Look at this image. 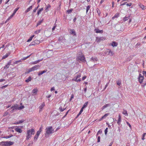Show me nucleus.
I'll return each mask as SVG.
<instances>
[{
	"label": "nucleus",
	"mask_w": 146,
	"mask_h": 146,
	"mask_svg": "<svg viewBox=\"0 0 146 146\" xmlns=\"http://www.w3.org/2000/svg\"><path fill=\"white\" fill-rule=\"evenodd\" d=\"M35 130L34 129H31L27 130V133L26 139L28 140L32 136V135L35 134Z\"/></svg>",
	"instance_id": "1"
},
{
	"label": "nucleus",
	"mask_w": 146,
	"mask_h": 146,
	"mask_svg": "<svg viewBox=\"0 0 146 146\" xmlns=\"http://www.w3.org/2000/svg\"><path fill=\"white\" fill-rule=\"evenodd\" d=\"M46 133L45 136L46 135H49L53 133L54 131V129H53L52 126H49L46 127L45 129Z\"/></svg>",
	"instance_id": "2"
},
{
	"label": "nucleus",
	"mask_w": 146,
	"mask_h": 146,
	"mask_svg": "<svg viewBox=\"0 0 146 146\" xmlns=\"http://www.w3.org/2000/svg\"><path fill=\"white\" fill-rule=\"evenodd\" d=\"M40 67V66L39 65H35L32 68L29 69L27 72V73H29L30 72L36 70L38 69Z\"/></svg>",
	"instance_id": "3"
},
{
	"label": "nucleus",
	"mask_w": 146,
	"mask_h": 146,
	"mask_svg": "<svg viewBox=\"0 0 146 146\" xmlns=\"http://www.w3.org/2000/svg\"><path fill=\"white\" fill-rule=\"evenodd\" d=\"M81 76V74H79L76 76L73 79V80L76 81L77 82L81 81V79L79 78Z\"/></svg>",
	"instance_id": "4"
},
{
	"label": "nucleus",
	"mask_w": 146,
	"mask_h": 146,
	"mask_svg": "<svg viewBox=\"0 0 146 146\" xmlns=\"http://www.w3.org/2000/svg\"><path fill=\"white\" fill-rule=\"evenodd\" d=\"M81 53L82 54V55L78 56L77 59L78 60H80L81 61L84 62L86 60H85V58L84 56L82 54V53Z\"/></svg>",
	"instance_id": "5"
},
{
	"label": "nucleus",
	"mask_w": 146,
	"mask_h": 146,
	"mask_svg": "<svg viewBox=\"0 0 146 146\" xmlns=\"http://www.w3.org/2000/svg\"><path fill=\"white\" fill-rule=\"evenodd\" d=\"M106 38L105 37H97L96 38V41L97 42H100L104 40H105Z\"/></svg>",
	"instance_id": "6"
},
{
	"label": "nucleus",
	"mask_w": 146,
	"mask_h": 146,
	"mask_svg": "<svg viewBox=\"0 0 146 146\" xmlns=\"http://www.w3.org/2000/svg\"><path fill=\"white\" fill-rule=\"evenodd\" d=\"M144 79V76L142 75L141 74H139V77H138V80L140 84H141L143 82Z\"/></svg>",
	"instance_id": "7"
},
{
	"label": "nucleus",
	"mask_w": 146,
	"mask_h": 146,
	"mask_svg": "<svg viewBox=\"0 0 146 146\" xmlns=\"http://www.w3.org/2000/svg\"><path fill=\"white\" fill-rule=\"evenodd\" d=\"M18 105H17V104H15L14 106H12L11 107V108L12 109H13L11 111V112L12 113H13V112L14 111V110H17V109H18Z\"/></svg>",
	"instance_id": "8"
},
{
	"label": "nucleus",
	"mask_w": 146,
	"mask_h": 146,
	"mask_svg": "<svg viewBox=\"0 0 146 146\" xmlns=\"http://www.w3.org/2000/svg\"><path fill=\"white\" fill-rule=\"evenodd\" d=\"M40 43V41L37 40H35L34 41L32 42L30 44L31 45H35L36 44H39Z\"/></svg>",
	"instance_id": "9"
},
{
	"label": "nucleus",
	"mask_w": 146,
	"mask_h": 146,
	"mask_svg": "<svg viewBox=\"0 0 146 146\" xmlns=\"http://www.w3.org/2000/svg\"><path fill=\"white\" fill-rule=\"evenodd\" d=\"M45 105L44 102L42 103L40 106L39 107V112H40L42 110V109L44 106Z\"/></svg>",
	"instance_id": "10"
},
{
	"label": "nucleus",
	"mask_w": 146,
	"mask_h": 146,
	"mask_svg": "<svg viewBox=\"0 0 146 146\" xmlns=\"http://www.w3.org/2000/svg\"><path fill=\"white\" fill-rule=\"evenodd\" d=\"M94 31L96 33H102L103 32V31L102 30H100L98 28H96L94 29Z\"/></svg>",
	"instance_id": "11"
},
{
	"label": "nucleus",
	"mask_w": 146,
	"mask_h": 146,
	"mask_svg": "<svg viewBox=\"0 0 146 146\" xmlns=\"http://www.w3.org/2000/svg\"><path fill=\"white\" fill-rule=\"evenodd\" d=\"M15 130L17 132L20 133L22 132V130L21 128H19V127H17L16 128Z\"/></svg>",
	"instance_id": "12"
},
{
	"label": "nucleus",
	"mask_w": 146,
	"mask_h": 146,
	"mask_svg": "<svg viewBox=\"0 0 146 146\" xmlns=\"http://www.w3.org/2000/svg\"><path fill=\"white\" fill-rule=\"evenodd\" d=\"M51 7V5L49 4H48L46 6L45 9V10L46 12H48V9L50 8Z\"/></svg>",
	"instance_id": "13"
},
{
	"label": "nucleus",
	"mask_w": 146,
	"mask_h": 146,
	"mask_svg": "<svg viewBox=\"0 0 146 146\" xmlns=\"http://www.w3.org/2000/svg\"><path fill=\"white\" fill-rule=\"evenodd\" d=\"M25 120L23 119H22L21 120L17 122H15V123H13V124H15V125H17L20 124L21 123H23Z\"/></svg>",
	"instance_id": "14"
},
{
	"label": "nucleus",
	"mask_w": 146,
	"mask_h": 146,
	"mask_svg": "<svg viewBox=\"0 0 146 146\" xmlns=\"http://www.w3.org/2000/svg\"><path fill=\"white\" fill-rule=\"evenodd\" d=\"M11 60H10L7 64L4 67V68H9V66L11 64Z\"/></svg>",
	"instance_id": "15"
},
{
	"label": "nucleus",
	"mask_w": 146,
	"mask_h": 146,
	"mask_svg": "<svg viewBox=\"0 0 146 146\" xmlns=\"http://www.w3.org/2000/svg\"><path fill=\"white\" fill-rule=\"evenodd\" d=\"M14 142L11 141H7L6 146H11L13 144Z\"/></svg>",
	"instance_id": "16"
},
{
	"label": "nucleus",
	"mask_w": 146,
	"mask_h": 146,
	"mask_svg": "<svg viewBox=\"0 0 146 146\" xmlns=\"http://www.w3.org/2000/svg\"><path fill=\"white\" fill-rule=\"evenodd\" d=\"M111 45L113 47L116 46H117L118 44L117 42L115 41L113 42L110 43Z\"/></svg>",
	"instance_id": "17"
},
{
	"label": "nucleus",
	"mask_w": 146,
	"mask_h": 146,
	"mask_svg": "<svg viewBox=\"0 0 146 146\" xmlns=\"http://www.w3.org/2000/svg\"><path fill=\"white\" fill-rule=\"evenodd\" d=\"M33 8L32 5L30 6L29 8H28L25 11V13H27V12L30 11Z\"/></svg>",
	"instance_id": "18"
},
{
	"label": "nucleus",
	"mask_w": 146,
	"mask_h": 146,
	"mask_svg": "<svg viewBox=\"0 0 146 146\" xmlns=\"http://www.w3.org/2000/svg\"><path fill=\"white\" fill-rule=\"evenodd\" d=\"M118 117H119V118L117 120V123L119 125L120 124V123L121 122V116L120 115H119Z\"/></svg>",
	"instance_id": "19"
},
{
	"label": "nucleus",
	"mask_w": 146,
	"mask_h": 146,
	"mask_svg": "<svg viewBox=\"0 0 146 146\" xmlns=\"http://www.w3.org/2000/svg\"><path fill=\"white\" fill-rule=\"evenodd\" d=\"M47 70H45L44 71L40 72L38 73V74L39 76H40V75H42L43 73H44L45 72H47Z\"/></svg>",
	"instance_id": "20"
},
{
	"label": "nucleus",
	"mask_w": 146,
	"mask_h": 146,
	"mask_svg": "<svg viewBox=\"0 0 146 146\" xmlns=\"http://www.w3.org/2000/svg\"><path fill=\"white\" fill-rule=\"evenodd\" d=\"M7 141H2L0 143V145L1 146H6Z\"/></svg>",
	"instance_id": "21"
},
{
	"label": "nucleus",
	"mask_w": 146,
	"mask_h": 146,
	"mask_svg": "<svg viewBox=\"0 0 146 146\" xmlns=\"http://www.w3.org/2000/svg\"><path fill=\"white\" fill-rule=\"evenodd\" d=\"M70 32L71 34H73L74 35H76V32L74 29H70Z\"/></svg>",
	"instance_id": "22"
},
{
	"label": "nucleus",
	"mask_w": 146,
	"mask_h": 146,
	"mask_svg": "<svg viewBox=\"0 0 146 146\" xmlns=\"http://www.w3.org/2000/svg\"><path fill=\"white\" fill-rule=\"evenodd\" d=\"M90 60L93 62L97 61L98 60V58L96 57H92L91 59Z\"/></svg>",
	"instance_id": "23"
},
{
	"label": "nucleus",
	"mask_w": 146,
	"mask_h": 146,
	"mask_svg": "<svg viewBox=\"0 0 146 146\" xmlns=\"http://www.w3.org/2000/svg\"><path fill=\"white\" fill-rule=\"evenodd\" d=\"M43 20L42 19H41V20H40V21H38V23L36 25V27H37L38 25H40L43 22Z\"/></svg>",
	"instance_id": "24"
},
{
	"label": "nucleus",
	"mask_w": 146,
	"mask_h": 146,
	"mask_svg": "<svg viewBox=\"0 0 146 146\" xmlns=\"http://www.w3.org/2000/svg\"><path fill=\"white\" fill-rule=\"evenodd\" d=\"M43 8H41V9H39L38 10L37 13V14L38 15L40 13V12L43 11Z\"/></svg>",
	"instance_id": "25"
},
{
	"label": "nucleus",
	"mask_w": 146,
	"mask_h": 146,
	"mask_svg": "<svg viewBox=\"0 0 146 146\" xmlns=\"http://www.w3.org/2000/svg\"><path fill=\"white\" fill-rule=\"evenodd\" d=\"M119 16V13H116L115 15L113 17L112 19H114L115 18H117Z\"/></svg>",
	"instance_id": "26"
},
{
	"label": "nucleus",
	"mask_w": 146,
	"mask_h": 146,
	"mask_svg": "<svg viewBox=\"0 0 146 146\" xmlns=\"http://www.w3.org/2000/svg\"><path fill=\"white\" fill-rule=\"evenodd\" d=\"M110 106V104H106L102 107V109L103 110Z\"/></svg>",
	"instance_id": "27"
},
{
	"label": "nucleus",
	"mask_w": 146,
	"mask_h": 146,
	"mask_svg": "<svg viewBox=\"0 0 146 146\" xmlns=\"http://www.w3.org/2000/svg\"><path fill=\"white\" fill-rule=\"evenodd\" d=\"M13 136V135L12 134H10L9 135H7L6 136H4L3 137H2L3 138H5L6 139H8L9 138H10L11 137H12Z\"/></svg>",
	"instance_id": "28"
},
{
	"label": "nucleus",
	"mask_w": 146,
	"mask_h": 146,
	"mask_svg": "<svg viewBox=\"0 0 146 146\" xmlns=\"http://www.w3.org/2000/svg\"><path fill=\"white\" fill-rule=\"evenodd\" d=\"M38 91V90L36 88H35L33 90L32 93L33 94H36Z\"/></svg>",
	"instance_id": "29"
},
{
	"label": "nucleus",
	"mask_w": 146,
	"mask_h": 146,
	"mask_svg": "<svg viewBox=\"0 0 146 146\" xmlns=\"http://www.w3.org/2000/svg\"><path fill=\"white\" fill-rule=\"evenodd\" d=\"M10 55V54H6L5 55H4L2 57V59H4L5 58H7L8 57V56Z\"/></svg>",
	"instance_id": "30"
},
{
	"label": "nucleus",
	"mask_w": 146,
	"mask_h": 146,
	"mask_svg": "<svg viewBox=\"0 0 146 146\" xmlns=\"http://www.w3.org/2000/svg\"><path fill=\"white\" fill-rule=\"evenodd\" d=\"M34 36H35L34 35H33L31 36L27 40V42H29L31 41L32 40L33 38V37H34Z\"/></svg>",
	"instance_id": "31"
},
{
	"label": "nucleus",
	"mask_w": 146,
	"mask_h": 146,
	"mask_svg": "<svg viewBox=\"0 0 146 146\" xmlns=\"http://www.w3.org/2000/svg\"><path fill=\"white\" fill-rule=\"evenodd\" d=\"M139 6L143 10H145V6L141 4L139 5Z\"/></svg>",
	"instance_id": "32"
},
{
	"label": "nucleus",
	"mask_w": 146,
	"mask_h": 146,
	"mask_svg": "<svg viewBox=\"0 0 146 146\" xmlns=\"http://www.w3.org/2000/svg\"><path fill=\"white\" fill-rule=\"evenodd\" d=\"M41 30L40 29H38L36 30L35 32L34 33L36 35L38 34L39 33H40Z\"/></svg>",
	"instance_id": "33"
},
{
	"label": "nucleus",
	"mask_w": 146,
	"mask_h": 146,
	"mask_svg": "<svg viewBox=\"0 0 146 146\" xmlns=\"http://www.w3.org/2000/svg\"><path fill=\"white\" fill-rule=\"evenodd\" d=\"M31 80V76H30L29 77L28 79L26 80H25V82H29Z\"/></svg>",
	"instance_id": "34"
},
{
	"label": "nucleus",
	"mask_w": 146,
	"mask_h": 146,
	"mask_svg": "<svg viewBox=\"0 0 146 146\" xmlns=\"http://www.w3.org/2000/svg\"><path fill=\"white\" fill-rule=\"evenodd\" d=\"M19 9V7H18L17 8H16L14 10V12L12 14H13V15H15L17 12V11H18V10Z\"/></svg>",
	"instance_id": "35"
},
{
	"label": "nucleus",
	"mask_w": 146,
	"mask_h": 146,
	"mask_svg": "<svg viewBox=\"0 0 146 146\" xmlns=\"http://www.w3.org/2000/svg\"><path fill=\"white\" fill-rule=\"evenodd\" d=\"M88 102H86L83 105V106L82 107V108H85L87 106L88 104Z\"/></svg>",
	"instance_id": "36"
},
{
	"label": "nucleus",
	"mask_w": 146,
	"mask_h": 146,
	"mask_svg": "<svg viewBox=\"0 0 146 146\" xmlns=\"http://www.w3.org/2000/svg\"><path fill=\"white\" fill-rule=\"evenodd\" d=\"M113 54V52H112L111 50H110L108 54L110 56H112Z\"/></svg>",
	"instance_id": "37"
},
{
	"label": "nucleus",
	"mask_w": 146,
	"mask_h": 146,
	"mask_svg": "<svg viewBox=\"0 0 146 146\" xmlns=\"http://www.w3.org/2000/svg\"><path fill=\"white\" fill-rule=\"evenodd\" d=\"M122 113L123 114L125 115L126 116L128 115V114L127 113V111L126 110H124V111Z\"/></svg>",
	"instance_id": "38"
},
{
	"label": "nucleus",
	"mask_w": 146,
	"mask_h": 146,
	"mask_svg": "<svg viewBox=\"0 0 146 146\" xmlns=\"http://www.w3.org/2000/svg\"><path fill=\"white\" fill-rule=\"evenodd\" d=\"M129 19V17H125L123 18V20L124 21H125Z\"/></svg>",
	"instance_id": "39"
},
{
	"label": "nucleus",
	"mask_w": 146,
	"mask_h": 146,
	"mask_svg": "<svg viewBox=\"0 0 146 146\" xmlns=\"http://www.w3.org/2000/svg\"><path fill=\"white\" fill-rule=\"evenodd\" d=\"M66 109V108H62L61 107H60L59 108V110H60V112H62L64 110Z\"/></svg>",
	"instance_id": "40"
},
{
	"label": "nucleus",
	"mask_w": 146,
	"mask_h": 146,
	"mask_svg": "<svg viewBox=\"0 0 146 146\" xmlns=\"http://www.w3.org/2000/svg\"><path fill=\"white\" fill-rule=\"evenodd\" d=\"M90 6L89 5L86 8V13H87L88 10L90 9Z\"/></svg>",
	"instance_id": "41"
},
{
	"label": "nucleus",
	"mask_w": 146,
	"mask_h": 146,
	"mask_svg": "<svg viewBox=\"0 0 146 146\" xmlns=\"http://www.w3.org/2000/svg\"><path fill=\"white\" fill-rule=\"evenodd\" d=\"M109 113H106L105 114L104 116H102V117L104 118H105L106 117H107L109 115Z\"/></svg>",
	"instance_id": "42"
},
{
	"label": "nucleus",
	"mask_w": 146,
	"mask_h": 146,
	"mask_svg": "<svg viewBox=\"0 0 146 146\" xmlns=\"http://www.w3.org/2000/svg\"><path fill=\"white\" fill-rule=\"evenodd\" d=\"M38 136H37V135H35V137H34V141H36L37 139V138L38 137Z\"/></svg>",
	"instance_id": "43"
},
{
	"label": "nucleus",
	"mask_w": 146,
	"mask_h": 146,
	"mask_svg": "<svg viewBox=\"0 0 146 146\" xmlns=\"http://www.w3.org/2000/svg\"><path fill=\"white\" fill-rule=\"evenodd\" d=\"M146 133H143V136L142 137V139L143 140L145 139V135H146Z\"/></svg>",
	"instance_id": "44"
},
{
	"label": "nucleus",
	"mask_w": 146,
	"mask_h": 146,
	"mask_svg": "<svg viewBox=\"0 0 146 146\" xmlns=\"http://www.w3.org/2000/svg\"><path fill=\"white\" fill-rule=\"evenodd\" d=\"M117 85L120 86L121 84V82L120 81H118L117 82Z\"/></svg>",
	"instance_id": "45"
},
{
	"label": "nucleus",
	"mask_w": 146,
	"mask_h": 146,
	"mask_svg": "<svg viewBox=\"0 0 146 146\" xmlns=\"http://www.w3.org/2000/svg\"><path fill=\"white\" fill-rule=\"evenodd\" d=\"M24 108V106H21L20 107H18V110H21L23 108Z\"/></svg>",
	"instance_id": "46"
},
{
	"label": "nucleus",
	"mask_w": 146,
	"mask_h": 146,
	"mask_svg": "<svg viewBox=\"0 0 146 146\" xmlns=\"http://www.w3.org/2000/svg\"><path fill=\"white\" fill-rule=\"evenodd\" d=\"M73 9H70V10H67V12L68 13H71Z\"/></svg>",
	"instance_id": "47"
},
{
	"label": "nucleus",
	"mask_w": 146,
	"mask_h": 146,
	"mask_svg": "<svg viewBox=\"0 0 146 146\" xmlns=\"http://www.w3.org/2000/svg\"><path fill=\"white\" fill-rule=\"evenodd\" d=\"M14 15H13V14H12V15H11L8 19L7 20H9L10 19H11L13 16Z\"/></svg>",
	"instance_id": "48"
},
{
	"label": "nucleus",
	"mask_w": 146,
	"mask_h": 146,
	"mask_svg": "<svg viewBox=\"0 0 146 146\" xmlns=\"http://www.w3.org/2000/svg\"><path fill=\"white\" fill-rule=\"evenodd\" d=\"M14 15H13V14H12V15H11L8 19L7 20H9L10 19H11L13 16Z\"/></svg>",
	"instance_id": "49"
},
{
	"label": "nucleus",
	"mask_w": 146,
	"mask_h": 146,
	"mask_svg": "<svg viewBox=\"0 0 146 146\" xmlns=\"http://www.w3.org/2000/svg\"><path fill=\"white\" fill-rule=\"evenodd\" d=\"M14 15H13V14H12V15H11L8 19L7 20H9L10 19H11L13 16Z\"/></svg>",
	"instance_id": "50"
},
{
	"label": "nucleus",
	"mask_w": 146,
	"mask_h": 146,
	"mask_svg": "<svg viewBox=\"0 0 146 146\" xmlns=\"http://www.w3.org/2000/svg\"><path fill=\"white\" fill-rule=\"evenodd\" d=\"M14 15H13V14H12V15H11L8 19L7 20H9L10 19H11L13 16Z\"/></svg>",
	"instance_id": "51"
},
{
	"label": "nucleus",
	"mask_w": 146,
	"mask_h": 146,
	"mask_svg": "<svg viewBox=\"0 0 146 146\" xmlns=\"http://www.w3.org/2000/svg\"><path fill=\"white\" fill-rule=\"evenodd\" d=\"M14 15H13V14H12V15H11L8 19L7 20H9L10 19H11L13 16Z\"/></svg>",
	"instance_id": "52"
},
{
	"label": "nucleus",
	"mask_w": 146,
	"mask_h": 146,
	"mask_svg": "<svg viewBox=\"0 0 146 146\" xmlns=\"http://www.w3.org/2000/svg\"><path fill=\"white\" fill-rule=\"evenodd\" d=\"M14 15H13V14H12V15H11L8 19L7 20H9L10 19H11L13 16Z\"/></svg>",
	"instance_id": "53"
},
{
	"label": "nucleus",
	"mask_w": 146,
	"mask_h": 146,
	"mask_svg": "<svg viewBox=\"0 0 146 146\" xmlns=\"http://www.w3.org/2000/svg\"><path fill=\"white\" fill-rule=\"evenodd\" d=\"M31 55V54H30L29 55L27 56L26 57H24V58H23L22 59V60H26V59H27V58H28L29 57H30Z\"/></svg>",
	"instance_id": "54"
},
{
	"label": "nucleus",
	"mask_w": 146,
	"mask_h": 146,
	"mask_svg": "<svg viewBox=\"0 0 146 146\" xmlns=\"http://www.w3.org/2000/svg\"><path fill=\"white\" fill-rule=\"evenodd\" d=\"M132 3H127L126 5H127V6H131L132 5Z\"/></svg>",
	"instance_id": "55"
},
{
	"label": "nucleus",
	"mask_w": 146,
	"mask_h": 146,
	"mask_svg": "<svg viewBox=\"0 0 146 146\" xmlns=\"http://www.w3.org/2000/svg\"><path fill=\"white\" fill-rule=\"evenodd\" d=\"M126 123H127V124L129 126V127L131 128V125L128 122H127Z\"/></svg>",
	"instance_id": "56"
},
{
	"label": "nucleus",
	"mask_w": 146,
	"mask_h": 146,
	"mask_svg": "<svg viewBox=\"0 0 146 146\" xmlns=\"http://www.w3.org/2000/svg\"><path fill=\"white\" fill-rule=\"evenodd\" d=\"M108 128H106L105 130V133L106 135L108 132Z\"/></svg>",
	"instance_id": "57"
},
{
	"label": "nucleus",
	"mask_w": 146,
	"mask_h": 146,
	"mask_svg": "<svg viewBox=\"0 0 146 146\" xmlns=\"http://www.w3.org/2000/svg\"><path fill=\"white\" fill-rule=\"evenodd\" d=\"M100 136H98V139H97V142H100Z\"/></svg>",
	"instance_id": "58"
},
{
	"label": "nucleus",
	"mask_w": 146,
	"mask_h": 146,
	"mask_svg": "<svg viewBox=\"0 0 146 146\" xmlns=\"http://www.w3.org/2000/svg\"><path fill=\"white\" fill-rule=\"evenodd\" d=\"M37 9V7H35L33 11V13H35L36 12V10Z\"/></svg>",
	"instance_id": "59"
},
{
	"label": "nucleus",
	"mask_w": 146,
	"mask_h": 146,
	"mask_svg": "<svg viewBox=\"0 0 146 146\" xmlns=\"http://www.w3.org/2000/svg\"><path fill=\"white\" fill-rule=\"evenodd\" d=\"M54 25H55V26H54L53 27L52 29V31H54L56 27V24H55Z\"/></svg>",
	"instance_id": "60"
},
{
	"label": "nucleus",
	"mask_w": 146,
	"mask_h": 146,
	"mask_svg": "<svg viewBox=\"0 0 146 146\" xmlns=\"http://www.w3.org/2000/svg\"><path fill=\"white\" fill-rule=\"evenodd\" d=\"M40 131H38L36 133V135H37L38 136H39L40 134Z\"/></svg>",
	"instance_id": "61"
},
{
	"label": "nucleus",
	"mask_w": 146,
	"mask_h": 146,
	"mask_svg": "<svg viewBox=\"0 0 146 146\" xmlns=\"http://www.w3.org/2000/svg\"><path fill=\"white\" fill-rule=\"evenodd\" d=\"M143 74L145 76V77H146V71H143Z\"/></svg>",
	"instance_id": "62"
},
{
	"label": "nucleus",
	"mask_w": 146,
	"mask_h": 146,
	"mask_svg": "<svg viewBox=\"0 0 146 146\" xmlns=\"http://www.w3.org/2000/svg\"><path fill=\"white\" fill-rule=\"evenodd\" d=\"M97 13H98V14L99 15H100V14L101 13H100V11L99 10H97Z\"/></svg>",
	"instance_id": "63"
},
{
	"label": "nucleus",
	"mask_w": 146,
	"mask_h": 146,
	"mask_svg": "<svg viewBox=\"0 0 146 146\" xmlns=\"http://www.w3.org/2000/svg\"><path fill=\"white\" fill-rule=\"evenodd\" d=\"M8 85H5V86H2L1 87V88L2 89H3L5 88H6V87Z\"/></svg>",
	"instance_id": "64"
}]
</instances>
